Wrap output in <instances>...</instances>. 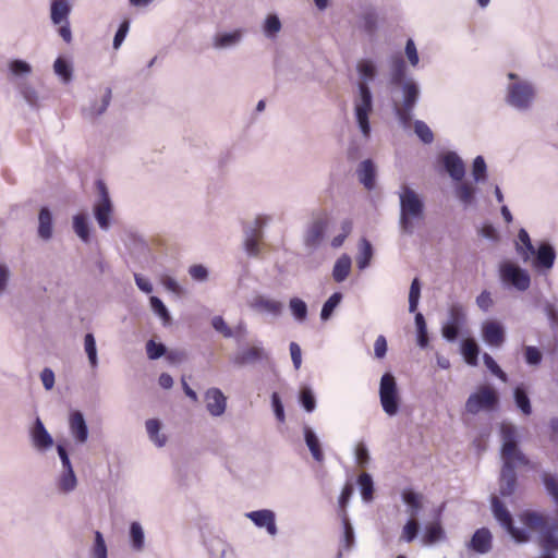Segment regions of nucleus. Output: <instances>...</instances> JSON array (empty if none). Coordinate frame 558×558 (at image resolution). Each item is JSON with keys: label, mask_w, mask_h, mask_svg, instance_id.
I'll return each mask as SVG.
<instances>
[{"label": "nucleus", "mask_w": 558, "mask_h": 558, "mask_svg": "<svg viewBox=\"0 0 558 558\" xmlns=\"http://www.w3.org/2000/svg\"><path fill=\"white\" fill-rule=\"evenodd\" d=\"M501 434V458L504 465L500 473V495L511 496L517 485V465L527 464V459L518 448V430L513 424L502 423L500 425Z\"/></svg>", "instance_id": "1"}, {"label": "nucleus", "mask_w": 558, "mask_h": 558, "mask_svg": "<svg viewBox=\"0 0 558 558\" xmlns=\"http://www.w3.org/2000/svg\"><path fill=\"white\" fill-rule=\"evenodd\" d=\"M399 196V228L402 234L412 235L415 228L425 219V204L418 193L408 185H402Z\"/></svg>", "instance_id": "2"}, {"label": "nucleus", "mask_w": 558, "mask_h": 558, "mask_svg": "<svg viewBox=\"0 0 558 558\" xmlns=\"http://www.w3.org/2000/svg\"><path fill=\"white\" fill-rule=\"evenodd\" d=\"M522 523L539 533L538 543L543 550L541 558H555L558 550V520L549 522L546 517L534 511H525L521 514Z\"/></svg>", "instance_id": "3"}, {"label": "nucleus", "mask_w": 558, "mask_h": 558, "mask_svg": "<svg viewBox=\"0 0 558 558\" xmlns=\"http://www.w3.org/2000/svg\"><path fill=\"white\" fill-rule=\"evenodd\" d=\"M373 109L374 101L369 86H366L364 83L357 84L356 93L353 97V111L357 128L365 140L371 137L369 116Z\"/></svg>", "instance_id": "4"}, {"label": "nucleus", "mask_w": 558, "mask_h": 558, "mask_svg": "<svg viewBox=\"0 0 558 558\" xmlns=\"http://www.w3.org/2000/svg\"><path fill=\"white\" fill-rule=\"evenodd\" d=\"M402 90V99L400 102L393 104V111L403 129H409L412 121V113L420 97L418 84L409 78L402 85H399Z\"/></svg>", "instance_id": "5"}, {"label": "nucleus", "mask_w": 558, "mask_h": 558, "mask_svg": "<svg viewBox=\"0 0 558 558\" xmlns=\"http://www.w3.org/2000/svg\"><path fill=\"white\" fill-rule=\"evenodd\" d=\"M379 401L388 416H396L400 410L401 398L397 380L391 373H385L379 383Z\"/></svg>", "instance_id": "6"}, {"label": "nucleus", "mask_w": 558, "mask_h": 558, "mask_svg": "<svg viewBox=\"0 0 558 558\" xmlns=\"http://www.w3.org/2000/svg\"><path fill=\"white\" fill-rule=\"evenodd\" d=\"M499 401L497 391L489 386H481L476 392L471 393L465 402V411L477 414L482 410H493Z\"/></svg>", "instance_id": "7"}, {"label": "nucleus", "mask_w": 558, "mask_h": 558, "mask_svg": "<svg viewBox=\"0 0 558 558\" xmlns=\"http://www.w3.org/2000/svg\"><path fill=\"white\" fill-rule=\"evenodd\" d=\"M507 104L518 110H526L530 108L534 98L533 86L525 81H517L510 83L507 88Z\"/></svg>", "instance_id": "8"}, {"label": "nucleus", "mask_w": 558, "mask_h": 558, "mask_svg": "<svg viewBox=\"0 0 558 558\" xmlns=\"http://www.w3.org/2000/svg\"><path fill=\"white\" fill-rule=\"evenodd\" d=\"M502 282L512 286L518 291H526L531 286V276L527 270L512 262H504L499 267Z\"/></svg>", "instance_id": "9"}, {"label": "nucleus", "mask_w": 558, "mask_h": 558, "mask_svg": "<svg viewBox=\"0 0 558 558\" xmlns=\"http://www.w3.org/2000/svg\"><path fill=\"white\" fill-rule=\"evenodd\" d=\"M96 185L98 199L94 205V215L99 228L107 231L110 228V216L113 210V205L105 182L99 180Z\"/></svg>", "instance_id": "10"}, {"label": "nucleus", "mask_w": 558, "mask_h": 558, "mask_svg": "<svg viewBox=\"0 0 558 558\" xmlns=\"http://www.w3.org/2000/svg\"><path fill=\"white\" fill-rule=\"evenodd\" d=\"M492 510L495 519L506 529L515 542L524 543L529 539V535L525 530L513 525L511 514L496 496L492 497Z\"/></svg>", "instance_id": "11"}, {"label": "nucleus", "mask_w": 558, "mask_h": 558, "mask_svg": "<svg viewBox=\"0 0 558 558\" xmlns=\"http://www.w3.org/2000/svg\"><path fill=\"white\" fill-rule=\"evenodd\" d=\"M329 223L330 218L325 211H320L313 216V219L304 233V244L307 248L316 250L320 245Z\"/></svg>", "instance_id": "12"}, {"label": "nucleus", "mask_w": 558, "mask_h": 558, "mask_svg": "<svg viewBox=\"0 0 558 558\" xmlns=\"http://www.w3.org/2000/svg\"><path fill=\"white\" fill-rule=\"evenodd\" d=\"M465 320L463 306L452 304L449 308L448 322L442 326V337L448 341H454L459 335L461 324Z\"/></svg>", "instance_id": "13"}, {"label": "nucleus", "mask_w": 558, "mask_h": 558, "mask_svg": "<svg viewBox=\"0 0 558 558\" xmlns=\"http://www.w3.org/2000/svg\"><path fill=\"white\" fill-rule=\"evenodd\" d=\"M270 221L269 217H257L255 219V227L245 230L244 248L250 256H257L259 254L258 240L262 238V228Z\"/></svg>", "instance_id": "14"}, {"label": "nucleus", "mask_w": 558, "mask_h": 558, "mask_svg": "<svg viewBox=\"0 0 558 558\" xmlns=\"http://www.w3.org/2000/svg\"><path fill=\"white\" fill-rule=\"evenodd\" d=\"M532 265L535 269L548 271L553 268L556 259V251L549 242H542L534 248Z\"/></svg>", "instance_id": "15"}, {"label": "nucleus", "mask_w": 558, "mask_h": 558, "mask_svg": "<svg viewBox=\"0 0 558 558\" xmlns=\"http://www.w3.org/2000/svg\"><path fill=\"white\" fill-rule=\"evenodd\" d=\"M111 98H112V90L110 87L106 86L104 88H100L99 97L92 100L89 102V105L85 106L82 109L83 116L87 119H94V118L100 117L101 114H104L107 111V109L111 102Z\"/></svg>", "instance_id": "16"}, {"label": "nucleus", "mask_w": 558, "mask_h": 558, "mask_svg": "<svg viewBox=\"0 0 558 558\" xmlns=\"http://www.w3.org/2000/svg\"><path fill=\"white\" fill-rule=\"evenodd\" d=\"M206 409L211 416H221L227 409V398L219 388H209L205 392Z\"/></svg>", "instance_id": "17"}, {"label": "nucleus", "mask_w": 558, "mask_h": 558, "mask_svg": "<svg viewBox=\"0 0 558 558\" xmlns=\"http://www.w3.org/2000/svg\"><path fill=\"white\" fill-rule=\"evenodd\" d=\"M31 440L34 448L39 451H46L53 446V438L39 417L36 418L31 429Z\"/></svg>", "instance_id": "18"}, {"label": "nucleus", "mask_w": 558, "mask_h": 558, "mask_svg": "<svg viewBox=\"0 0 558 558\" xmlns=\"http://www.w3.org/2000/svg\"><path fill=\"white\" fill-rule=\"evenodd\" d=\"M257 527H265L271 536L278 533L276 525V514L272 510L262 509L251 511L245 514Z\"/></svg>", "instance_id": "19"}, {"label": "nucleus", "mask_w": 558, "mask_h": 558, "mask_svg": "<svg viewBox=\"0 0 558 558\" xmlns=\"http://www.w3.org/2000/svg\"><path fill=\"white\" fill-rule=\"evenodd\" d=\"M469 549L485 555L493 548V535L486 527H481L474 532L470 542L468 543Z\"/></svg>", "instance_id": "20"}, {"label": "nucleus", "mask_w": 558, "mask_h": 558, "mask_svg": "<svg viewBox=\"0 0 558 558\" xmlns=\"http://www.w3.org/2000/svg\"><path fill=\"white\" fill-rule=\"evenodd\" d=\"M69 428L77 444H85L88 439V427L81 411H73L69 417Z\"/></svg>", "instance_id": "21"}, {"label": "nucleus", "mask_w": 558, "mask_h": 558, "mask_svg": "<svg viewBox=\"0 0 558 558\" xmlns=\"http://www.w3.org/2000/svg\"><path fill=\"white\" fill-rule=\"evenodd\" d=\"M267 357H268V354L266 353V351L264 350L263 347L253 345V347H250V348L239 351L233 356L232 362L236 366L243 367L245 365L259 362Z\"/></svg>", "instance_id": "22"}, {"label": "nucleus", "mask_w": 558, "mask_h": 558, "mask_svg": "<svg viewBox=\"0 0 558 558\" xmlns=\"http://www.w3.org/2000/svg\"><path fill=\"white\" fill-rule=\"evenodd\" d=\"M251 306L257 312L268 313L274 317H279L284 307L282 302L270 299L266 295H256L253 299Z\"/></svg>", "instance_id": "23"}, {"label": "nucleus", "mask_w": 558, "mask_h": 558, "mask_svg": "<svg viewBox=\"0 0 558 558\" xmlns=\"http://www.w3.org/2000/svg\"><path fill=\"white\" fill-rule=\"evenodd\" d=\"M442 165L454 181H462L465 174V167L462 159L454 151H448L442 156Z\"/></svg>", "instance_id": "24"}, {"label": "nucleus", "mask_w": 558, "mask_h": 558, "mask_svg": "<svg viewBox=\"0 0 558 558\" xmlns=\"http://www.w3.org/2000/svg\"><path fill=\"white\" fill-rule=\"evenodd\" d=\"M483 339L493 347H499L505 341V329L494 320L485 322L482 326Z\"/></svg>", "instance_id": "25"}, {"label": "nucleus", "mask_w": 558, "mask_h": 558, "mask_svg": "<svg viewBox=\"0 0 558 558\" xmlns=\"http://www.w3.org/2000/svg\"><path fill=\"white\" fill-rule=\"evenodd\" d=\"M37 234L45 242L50 241L53 236V216L48 207H43L39 210Z\"/></svg>", "instance_id": "26"}, {"label": "nucleus", "mask_w": 558, "mask_h": 558, "mask_svg": "<svg viewBox=\"0 0 558 558\" xmlns=\"http://www.w3.org/2000/svg\"><path fill=\"white\" fill-rule=\"evenodd\" d=\"M359 181L365 189L372 190L375 186L376 169L371 159L363 160L356 170Z\"/></svg>", "instance_id": "27"}, {"label": "nucleus", "mask_w": 558, "mask_h": 558, "mask_svg": "<svg viewBox=\"0 0 558 558\" xmlns=\"http://www.w3.org/2000/svg\"><path fill=\"white\" fill-rule=\"evenodd\" d=\"M243 32L235 29L230 33H220L214 37L213 46L216 49H228L238 46L242 41Z\"/></svg>", "instance_id": "28"}, {"label": "nucleus", "mask_w": 558, "mask_h": 558, "mask_svg": "<svg viewBox=\"0 0 558 558\" xmlns=\"http://www.w3.org/2000/svg\"><path fill=\"white\" fill-rule=\"evenodd\" d=\"M407 77V65L400 56H395L390 60V82L392 85H402Z\"/></svg>", "instance_id": "29"}, {"label": "nucleus", "mask_w": 558, "mask_h": 558, "mask_svg": "<svg viewBox=\"0 0 558 558\" xmlns=\"http://www.w3.org/2000/svg\"><path fill=\"white\" fill-rule=\"evenodd\" d=\"M456 185L454 194L459 202L463 205L464 208L471 206L475 202V186L470 182H461Z\"/></svg>", "instance_id": "30"}, {"label": "nucleus", "mask_w": 558, "mask_h": 558, "mask_svg": "<svg viewBox=\"0 0 558 558\" xmlns=\"http://www.w3.org/2000/svg\"><path fill=\"white\" fill-rule=\"evenodd\" d=\"M519 242L515 243V251L524 263L529 262L534 254L535 246L532 244L529 233L525 229H520L518 233Z\"/></svg>", "instance_id": "31"}, {"label": "nucleus", "mask_w": 558, "mask_h": 558, "mask_svg": "<svg viewBox=\"0 0 558 558\" xmlns=\"http://www.w3.org/2000/svg\"><path fill=\"white\" fill-rule=\"evenodd\" d=\"M71 7L66 0H53L51 2L50 17L53 24L69 22Z\"/></svg>", "instance_id": "32"}, {"label": "nucleus", "mask_w": 558, "mask_h": 558, "mask_svg": "<svg viewBox=\"0 0 558 558\" xmlns=\"http://www.w3.org/2000/svg\"><path fill=\"white\" fill-rule=\"evenodd\" d=\"M303 433H304V439H305L306 446H307L308 450L311 451L313 459L317 462H323L324 461V452L322 450L320 442H319L317 435L308 426H304Z\"/></svg>", "instance_id": "33"}, {"label": "nucleus", "mask_w": 558, "mask_h": 558, "mask_svg": "<svg viewBox=\"0 0 558 558\" xmlns=\"http://www.w3.org/2000/svg\"><path fill=\"white\" fill-rule=\"evenodd\" d=\"M58 489L64 494L73 492L77 486V478L73 468L62 469L58 480Z\"/></svg>", "instance_id": "34"}, {"label": "nucleus", "mask_w": 558, "mask_h": 558, "mask_svg": "<svg viewBox=\"0 0 558 558\" xmlns=\"http://www.w3.org/2000/svg\"><path fill=\"white\" fill-rule=\"evenodd\" d=\"M352 260L347 254L341 255L335 263L332 277L336 282L344 281L351 271Z\"/></svg>", "instance_id": "35"}, {"label": "nucleus", "mask_w": 558, "mask_h": 558, "mask_svg": "<svg viewBox=\"0 0 558 558\" xmlns=\"http://www.w3.org/2000/svg\"><path fill=\"white\" fill-rule=\"evenodd\" d=\"M73 231L84 243H89V222L85 214H77L72 219Z\"/></svg>", "instance_id": "36"}, {"label": "nucleus", "mask_w": 558, "mask_h": 558, "mask_svg": "<svg viewBox=\"0 0 558 558\" xmlns=\"http://www.w3.org/2000/svg\"><path fill=\"white\" fill-rule=\"evenodd\" d=\"M145 426L150 441L159 448L163 447L167 442V437L160 433L161 423L156 418H149L146 421Z\"/></svg>", "instance_id": "37"}, {"label": "nucleus", "mask_w": 558, "mask_h": 558, "mask_svg": "<svg viewBox=\"0 0 558 558\" xmlns=\"http://www.w3.org/2000/svg\"><path fill=\"white\" fill-rule=\"evenodd\" d=\"M461 352L468 364L477 365V356L480 353L476 341L472 338L465 339L461 342Z\"/></svg>", "instance_id": "38"}, {"label": "nucleus", "mask_w": 558, "mask_h": 558, "mask_svg": "<svg viewBox=\"0 0 558 558\" xmlns=\"http://www.w3.org/2000/svg\"><path fill=\"white\" fill-rule=\"evenodd\" d=\"M357 72L360 76V81L357 84H365L368 86V83L374 80L376 75V66L371 60H361L357 63Z\"/></svg>", "instance_id": "39"}, {"label": "nucleus", "mask_w": 558, "mask_h": 558, "mask_svg": "<svg viewBox=\"0 0 558 558\" xmlns=\"http://www.w3.org/2000/svg\"><path fill=\"white\" fill-rule=\"evenodd\" d=\"M54 73L62 80L64 84L72 81L73 68L71 63L62 57L57 58L53 63Z\"/></svg>", "instance_id": "40"}, {"label": "nucleus", "mask_w": 558, "mask_h": 558, "mask_svg": "<svg viewBox=\"0 0 558 558\" xmlns=\"http://www.w3.org/2000/svg\"><path fill=\"white\" fill-rule=\"evenodd\" d=\"M360 252L356 258L357 267L360 269H365L369 266L371 259L373 257V247L368 240L362 239L359 245Z\"/></svg>", "instance_id": "41"}, {"label": "nucleus", "mask_w": 558, "mask_h": 558, "mask_svg": "<svg viewBox=\"0 0 558 558\" xmlns=\"http://www.w3.org/2000/svg\"><path fill=\"white\" fill-rule=\"evenodd\" d=\"M289 308L293 318L298 323H303L306 320L308 310L306 303L303 300L300 298H291L289 301Z\"/></svg>", "instance_id": "42"}, {"label": "nucleus", "mask_w": 558, "mask_h": 558, "mask_svg": "<svg viewBox=\"0 0 558 558\" xmlns=\"http://www.w3.org/2000/svg\"><path fill=\"white\" fill-rule=\"evenodd\" d=\"M402 499L409 506L408 512L411 519H414L418 513L420 509L422 508L421 495L411 489H408L403 490Z\"/></svg>", "instance_id": "43"}, {"label": "nucleus", "mask_w": 558, "mask_h": 558, "mask_svg": "<svg viewBox=\"0 0 558 558\" xmlns=\"http://www.w3.org/2000/svg\"><path fill=\"white\" fill-rule=\"evenodd\" d=\"M130 538L132 548L141 551L145 545V534L142 525L138 522H132L130 525Z\"/></svg>", "instance_id": "44"}, {"label": "nucleus", "mask_w": 558, "mask_h": 558, "mask_svg": "<svg viewBox=\"0 0 558 558\" xmlns=\"http://www.w3.org/2000/svg\"><path fill=\"white\" fill-rule=\"evenodd\" d=\"M513 398L515 405L524 415H530L532 413V407L530 398L526 391L522 387H517L513 391Z\"/></svg>", "instance_id": "45"}, {"label": "nucleus", "mask_w": 558, "mask_h": 558, "mask_svg": "<svg viewBox=\"0 0 558 558\" xmlns=\"http://www.w3.org/2000/svg\"><path fill=\"white\" fill-rule=\"evenodd\" d=\"M542 481L548 495L551 496L558 506V474L543 472Z\"/></svg>", "instance_id": "46"}, {"label": "nucleus", "mask_w": 558, "mask_h": 558, "mask_svg": "<svg viewBox=\"0 0 558 558\" xmlns=\"http://www.w3.org/2000/svg\"><path fill=\"white\" fill-rule=\"evenodd\" d=\"M84 349L88 357L89 365L93 368L98 366L97 345L93 333H86L84 337Z\"/></svg>", "instance_id": "47"}, {"label": "nucleus", "mask_w": 558, "mask_h": 558, "mask_svg": "<svg viewBox=\"0 0 558 558\" xmlns=\"http://www.w3.org/2000/svg\"><path fill=\"white\" fill-rule=\"evenodd\" d=\"M357 483L363 500L371 501L373 499L374 493V483L372 476L368 473H362L359 476Z\"/></svg>", "instance_id": "48"}, {"label": "nucleus", "mask_w": 558, "mask_h": 558, "mask_svg": "<svg viewBox=\"0 0 558 558\" xmlns=\"http://www.w3.org/2000/svg\"><path fill=\"white\" fill-rule=\"evenodd\" d=\"M414 320L417 331V344L424 349L428 344V333L425 318L422 313H416Z\"/></svg>", "instance_id": "49"}, {"label": "nucleus", "mask_w": 558, "mask_h": 558, "mask_svg": "<svg viewBox=\"0 0 558 558\" xmlns=\"http://www.w3.org/2000/svg\"><path fill=\"white\" fill-rule=\"evenodd\" d=\"M342 294L340 292L332 293L328 300L324 303L320 312V318L327 320L331 317L335 308L340 304Z\"/></svg>", "instance_id": "50"}, {"label": "nucleus", "mask_w": 558, "mask_h": 558, "mask_svg": "<svg viewBox=\"0 0 558 558\" xmlns=\"http://www.w3.org/2000/svg\"><path fill=\"white\" fill-rule=\"evenodd\" d=\"M90 558H108V548L102 534L95 532L94 545L90 549Z\"/></svg>", "instance_id": "51"}, {"label": "nucleus", "mask_w": 558, "mask_h": 558, "mask_svg": "<svg viewBox=\"0 0 558 558\" xmlns=\"http://www.w3.org/2000/svg\"><path fill=\"white\" fill-rule=\"evenodd\" d=\"M263 31L266 37L275 38L281 31V22L275 14H270L266 17L263 26Z\"/></svg>", "instance_id": "52"}, {"label": "nucleus", "mask_w": 558, "mask_h": 558, "mask_svg": "<svg viewBox=\"0 0 558 558\" xmlns=\"http://www.w3.org/2000/svg\"><path fill=\"white\" fill-rule=\"evenodd\" d=\"M421 298V282L418 278H414L409 291V312L414 313L417 310Z\"/></svg>", "instance_id": "53"}, {"label": "nucleus", "mask_w": 558, "mask_h": 558, "mask_svg": "<svg viewBox=\"0 0 558 558\" xmlns=\"http://www.w3.org/2000/svg\"><path fill=\"white\" fill-rule=\"evenodd\" d=\"M149 302L153 312L162 319L163 325H169L171 317L163 302L157 296H150Z\"/></svg>", "instance_id": "54"}, {"label": "nucleus", "mask_w": 558, "mask_h": 558, "mask_svg": "<svg viewBox=\"0 0 558 558\" xmlns=\"http://www.w3.org/2000/svg\"><path fill=\"white\" fill-rule=\"evenodd\" d=\"M444 537V530L438 523L429 524L423 536V543L426 545L434 544Z\"/></svg>", "instance_id": "55"}, {"label": "nucleus", "mask_w": 558, "mask_h": 558, "mask_svg": "<svg viewBox=\"0 0 558 558\" xmlns=\"http://www.w3.org/2000/svg\"><path fill=\"white\" fill-rule=\"evenodd\" d=\"M414 132L424 144H430L434 141V134L424 121L416 120L414 122Z\"/></svg>", "instance_id": "56"}, {"label": "nucleus", "mask_w": 558, "mask_h": 558, "mask_svg": "<svg viewBox=\"0 0 558 558\" xmlns=\"http://www.w3.org/2000/svg\"><path fill=\"white\" fill-rule=\"evenodd\" d=\"M418 522L415 519H410L402 529L401 539L407 543L413 542L418 534Z\"/></svg>", "instance_id": "57"}, {"label": "nucleus", "mask_w": 558, "mask_h": 558, "mask_svg": "<svg viewBox=\"0 0 558 558\" xmlns=\"http://www.w3.org/2000/svg\"><path fill=\"white\" fill-rule=\"evenodd\" d=\"M300 402L307 412H313L316 408L315 396L310 387H303L300 392Z\"/></svg>", "instance_id": "58"}, {"label": "nucleus", "mask_w": 558, "mask_h": 558, "mask_svg": "<svg viewBox=\"0 0 558 558\" xmlns=\"http://www.w3.org/2000/svg\"><path fill=\"white\" fill-rule=\"evenodd\" d=\"M486 162L482 156H477L473 161L472 177L476 183L486 179Z\"/></svg>", "instance_id": "59"}, {"label": "nucleus", "mask_w": 558, "mask_h": 558, "mask_svg": "<svg viewBox=\"0 0 558 558\" xmlns=\"http://www.w3.org/2000/svg\"><path fill=\"white\" fill-rule=\"evenodd\" d=\"M524 359L527 365L538 366L543 360V354L538 348L526 345L524 348Z\"/></svg>", "instance_id": "60"}, {"label": "nucleus", "mask_w": 558, "mask_h": 558, "mask_svg": "<svg viewBox=\"0 0 558 558\" xmlns=\"http://www.w3.org/2000/svg\"><path fill=\"white\" fill-rule=\"evenodd\" d=\"M483 361L485 366L504 383L508 380L507 374L499 367L496 361L488 354L484 353Z\"/></svg>", "instance_id": "61"}, {"label": "nucleus", "mask_w": 558, "mask_h": 558, "mask_svg": "<svg viewBox=\"0 0 558 558\" xmlns=\"http://www.w3.org/2000/svg\"><path fill=\"white\" fill-rule=\"evenodd\" d=\"M146 353L150 360H157L166 353V347L162 343L148 340L146 343Z\"/></svg>", "instance_id": "62"}, {"label": "nucleus", "mask_w": 558, "mask_h": 558, "mask_svg": "<svg viewBox=\"0 0 558 558\" xmlns=\"http://www.w3.org/2000/svg\"><path fill=\"white\" fill-rule=\"evenodd\" d=\"M211 326L213 328L220 332L225 338H232L234 337L233 330L227 325L225 319L221 316H215L211 319Z\"/></svg>", "instance_id": "63"}, {"label": "nucleus", "mask_w": 558, "mask_h": 558, "mask_svg": "<svg viewBox=\"0 0 558 558\" xmlns=\"http://www.w3.org/2000/svg\"><path fill=\"white\" fill-rule=\"evenodd\" d=\"M9 69L13 75H27L32 72V66L23 60H13L9 63Z\"/></svg>", "instance_id": "64"}]
</instances>
